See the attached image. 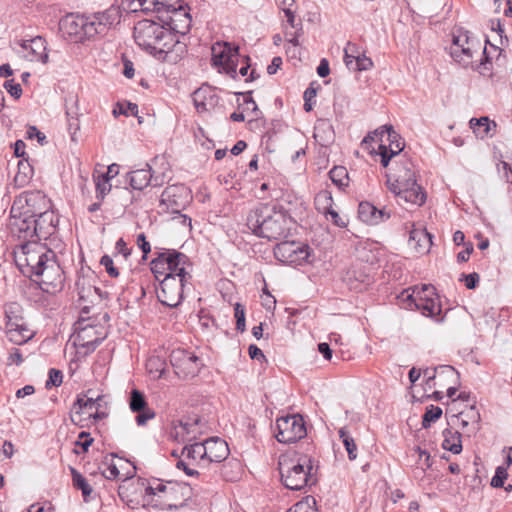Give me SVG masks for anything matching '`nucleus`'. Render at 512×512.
I'll return each mask as SVG.
<instances>
[{
  "instance_id": "nucleus-1",
  "label": "nucleus",
  "mask_w": 512,
  "mask_h": 512,
  "mask_svg": "<svg viewBox=\"0 0 512 512\" xmlns=\"http://www.w3.org/2000/svg\"><path fill=\"white\" fill-rule=\"evenodd\" d=\"M389 190L398 198V202H406L421 206L426 201V193L415 178L414 165L405 156L391 162L387 173Z\"/></svg>"
},
{
  "instance_id": "nucleus-2",
  "label": "nucleus",
  "mask_w": 512,
  "mask_h": 512,
  "mask_svg": "<svg viewBox=\"0 0 512 512\" xmlns=\"http://www.w3.org/2000/svg\"><path fill=\"white\" fill-rule=\"evenodd\" d=\"M120 22L118 8L111 7L103 12L92 15L68 16L62 26L67 35L75 42H83L97 35H105L114 25Z\"/></svg>"
},
{
  "instance_id": "nucleus-3",
  "label": "nucleus",
  "mask_w": 512,
  "mask_h": 512,
  "mask_svg": "<svg viewBox=\"0 0 512 512\" xmlns=\"http://www.w3.org/2000/svg\"><path fill=\"white\" fill-rule=\"evenodd\" d=\"M134 38L136 43L150 53H168L176 48L183 52L184 44L169 31L163 24L153 20L144 19L134 27Z\"/></svg>"
},
{
  "instance_id": "nucleus-4",
  "label": "nucleus",
  "mask_w": 512,
  "mask_h": 512,
  "mask_svg": "<svg viewBox=\"0 0 512 512\" xmlns=\"http://www.w3.org/2000/svg\"><path fill=\"white\" fill-rule=\"evenodd\" d=\"M278 464L281 481L290 490H301L317 482L312 459L307 455L282 456Z\"/></svg>"
},
{
  "instance_id": "nucleus-5",
  "label": "nucleus",
  "mask_w": 512,
  "mask_h": 512,
  "mask_svg": "<svg viewBox=\"0 0 512 512\" xmlns=\"http://www.w3.org/2000/svg\"><path fill=\"white\" fill-rule=\"evenodd\" d=\"M247 226L255 235L269 240L285 237L288 229L286 216L265 205L248 213Z\"/></svg>"
},
{
  "instance_id": "nucleus-6",
  "label": "nucleus",
  "mask_w": 512,
  "mask_h": 512,
  "mask_svg": "<svg viewBox=\"0 0 512 512\" xmlns=\"http://www.w3.org/2000/svg\"><path fill=\"white\" fill-rule=\"evenodd\" d=\"M398 299L405 304V308H415L426 317L436 318L442 311L439 297L435 288L430 284L405 289Z\"/></svg>"
},
{
  "instance_id": "nucleus-7",
  "label": "nucleus",
  "mask_w": 512,
  "mask_h": 512,
  "mask_svg": "<svg viewBox=\"0 0 512 512\" xmlns=\"http://www.w3.org/2000/svg\"><path fill=\"white\" fill-rule=\"evenodd\" d=\"M49 257H55V253L37 240L25 242L14 251L17 267L29 278H33Z\"/></svg>"
},
{
  "instance_id": "nucleus-8",
  "label": "nucleus",
  "mask_w": 512,
  "mask_h": 512,
  "mask_svg": "<svg viewBox=\"0 0 512 512\" xmlns=\"http://www.w3.org/2000/svg\"><path fill=\"white\" fill-rule=\"evenodd\" d=\"M162 24L179 39L178 35H185L189 32L192 18L187 8L183 4L170 3L168 0L162 12L158 16Z\"/></svg>"
},
{
  "instance_id": "nucleus-9",
  "label": "nucleus",
  "mask_w": 512,
  "mask_h": 512,
  "mask_svg": "<svg viewBox=\"0 0 512 512\" xmlns=\"http://www.w3.org/2000/svg\"><path fill=\"white\" fill-rule=\"evenodd\" d=\"M13 211H21L26 216L36 217L52 208L51 200L40 190L24 191L15 197Z\"/></svg>"
},
{
  "instance_id": "nucleus-10",
  "label": "nucleus",
  "mask_w": 512,
  "mask_h": 512,
  "mask_svg": "<svg viewBox=\"0 0 512 512\" xmlns=\"http://www.w3.org/2000/svg\"><path fill=\"white\" fill-rule=\"evenodd\" d=\"M106 336L107 331L104 326L82 320L75 326L74 345L86 349V353L93 352Z\"/></svg>"
},
{
  "instance_id": "nucleus-11",
  "label": "nucleus",
  "mask_w": 512,
  "mask_h": 512,
  "mask_svg": "<svg viewBox=\"0 0 512 512\" xmlns=\"http://www.w3.org/2000/svg\"><path fill=\"white\" fill-rule=\"evenodd\" d=\"M275 438L280 443H293L306 436L304 419L299 414L282 416L276 419Z\"/></svg>"
},
{
  "instance_id": "nucleus-12",
  "label": "nucleus",
  "mask_w": 512,
  "mask_h": 512,
  "mask_svg": "<svg viewBox=\"0 0 512 512\" xmlns=\"http://www.w3.org/2000/svg\"><path fill=\"white\" fill-rule=\"evenodd\" d=\"M212 64L221 67L227 75L236 78L239 48L228 42H216L211 47Z\"/></svg>"
},
{
  "instance_id": "nucleus-13",
  "label": "nucleus",
  "mask_w": 512,
  "mask_h": 512,
  "mask_svg": "<svg viewBox=\"0 0 512 512\" xmlns=\"http://www.w3.org/2000/svg\"><path fill=\"white\" fill-rule=\"evenodd\" d=\"M189 278H179L175 274L165 275L159 280V288H157V297L159 301L168 307L178 306L183 299V289Z\"/></svg>"
},
{
  "instance_id": "nucleus-14",
  "label": "nucleus",
  "mask_w": 512,
  "mask_h": 512,
  "mask_svg": "<svg viewBox=\"0 0 512 512\" xmlns=\"http://www.w3.org/2000/svg\"><path fill=\"white\" fill-rule=\"evenodd\" d=\"M274 255L277 260L283 263L301 265L309 262L310 247L294 241H284L275 246Z\"/></svg>"
},
{
  "instance_id": "nucleus-15",
  "label": "nucleus",
  "mask_w": 512,
  "mask_h": 512,
  "mask_svg": "<svg viewBox=\"0 0 512 512\" xmlns=\"http://www.w3.org/2000/svg\"><path fill=\"white\" fill-rule=\"evenodd\" d=\"M170 362L175 369V373L183 378L196 376L203 365L201 359L184 349L173 350L170 355Z\"/></svg>"
},
{
  "instance_id": "nucleus-16",
  "label": "nucleus",
  "mask_w": 512,
  "mask_h": 512,
  "mask_svg": "<svg viewBox=\"0 0 512 512\" xmlns=\"http://www.w3.org/2000/svg\"><path fill=\"white\" fill-rule=\"evenodd\" d=\"M477 43L468 35V31H459L453 36V42L450 46V55L454 61L468 67L472 64L474 53L477 52Z\"/></svg>"
},
{
  "instance_id": "nucleus-17",
  "label": "nucleus",
  "mask_w": 512,
  "mask_h": 512,
  "mask_svg": "<svg viewBox=\"0 0 512 512\" xmlns=\"http://www.w3.org/2000/svg\"><path fill=\"white\" fill-rule=\"evenodd\" d=\"M32 279L38 282L45 291L61 288L64 281L62 269L55 257H49Z\"/></svg>"
},
{
  "instance_id": "nucleus-18",
  "label": "nucleus",
  "mask_w": 512,
  "mask_h": 512,
  "mask_svg": "<svg viewBox=\"0 0 512 512\" xmlns=\"http://www.w3.org/2000/svg\"><path fill=\"white\" fill-rule=\"evenodd\" d=\"M8 228L12 237L25 242L35 240L36 230L33 225V217L22 214L21 211L14 212L13 206L10 209Z\"/></svg>"
},
{
  "instance_id": "nucleus-19",
  "label": "nucleus",
  "mask_w": 512,
  "mask_h": 512,
  "mask_svg": "<svg viewBox=\"0 0 512 512\" xmlns=\"http://www.w3.org/2000/svg\"><path fill=\"white\" fill-rule=\"evenodd\" d=\"M165 174H155L150 165L146 164L145 168L134 169L129 171L125 176V183H128L134 190L142 191L150 184L154 187L162 186L165 183Z\"/></svg>"
},
{
  "instance_id": "nucleus-20",
  "label": "nucleus",
  "mask_w": 512,
  "mask_h": 512,
  "mask_svg": "<svg viewBox=\"0 0 512 512\" xmlns=\"http://www.w3.org/2000/svg\"><path fill=\"white\" fill-rule=\"evenodd\" d=\"M190 192L183 184L170 185L164 189L161 195V204L167 209L178 212L189 202Z\"/></svg>"
},
{
  "instance_id": "nucleus-21",
  "label": "nucleus",
  "mask_w": 512,
  "mask_h": 512,
  "mask_svg": "<svg viewBox=\"0 0 512 512\" xmlns=\"http://www.w3.org/2000/svg\"><path fill=\"white\" fill-rule=\"evenodd\" d=\"M33 225L36 230L35 240H47L56 231L58 217L50 208L43 214H38L35 218L33 217Z\"/></svg>"
},
{
  "instance_id": "nucleus-22",
  "label": "nucleus",
  "mask_w": 512,
  "mask_h": 512,
  "mask_svg": "<svg viewBox=\"0 0 512 512\" xmlns=\"http://www.w3.org/2000/svg\"><path fill=\"white\" fill-rule=\"evenodd\" d=\"M129 407L132 412L138 413L135 420L137 425L143 426L155 417V412L148 407L145 395L138 389L130 392Z\"/></svg>"
},
{
  "instance_id": "nucleus-23",
  "label": "nucleus",
  "mask_w": 512,
  "mask_h": 512,
  "mask_svg": "<svg viewBox=\"0 0 512 512\" xmlns=\"http://www.w3.org/2000/svg\"><path fill=\"white\" fill-rule=\"evenodd\" d=\"M163 256L166 266L165 275L174 276L176 274L179 278H191L189 273L185 270V264L188 261L185 254L176 250H166L163 252Z\"/></svg>"
},
{
  "instance_id": "nucleus-24",
  "label": "nucleus",
  "mask_w": 512,
  "mask_h": 512,
  "mask_svg": "<svg viewBox=\"0 0 512 512\" xmlns=\"http://www.w3.org/2000/svg\"><path fill=\"white\" fill-rule=\"evenodd\" d=\"M102 398L101 395H98L96 398L87 395H79L74 403L72 421L83 427L84 425L81 423L85 419L83 416L88 418V411H95L99 408Z\"/></svg>"
},
{
  "instance_id": "nucleus-25",
  "label": "nucleus",
  "mask_w": 512,
  "mask_h": 512,
  "mask_svg": "<svg viewBox=\"0 0 512 512\" xmlns=\"http://www.w3.org/2000/svg\"><path fill=\"white\" fill-rule=\"evenodd\" d=\"M198 422V419H194L193 421H179L173 425L170 432L171 437L178 443L194 441L197 434L200 432Z\"/></svg>"
},
{
  "instance_id": "nucleus-26",
  "label": "nucleus",
  "mask_w": 512,
  "mask_h": 512,
  "mask_svg": "<svg viewBox=\"0 0 512 512\" xmlns=\"http://www.w3.org/2000/svg\"><path fill=\"white\" fill-rule=\"evenodd\" d=\"M22 48L24 57L31 62L47 63L48 54L46 52L45 40L42 37H35L31 40L23 41Z\"/></svg>"
},
{
  "instance_id": "nucleus-27",
  "label": "nucleus",
  "mask_w": 512,
  "mask_h": 512,
  "mask_svg": "<svg viewBox=\"0 0 512 512\" xmlns=\"http://www.w3.org/2000/svg\"><path fill=\"white\" fill-rule=\"evenodd\" d=\"M358 217L364 223L377 225L390 218L385 209H378L370 202H361L358 207Z\"/></svg>"
},
{
  "instance_id": "nucleus-28",
  "label": "nucleus",
  "mask_w": 512,
  "mask_h": 512,
  "mask_svg": "<svg viewBox=\"0 0 512 512\" xmlns=\"http://www.w3.org/2000/svg\"><path fill=\"white\" fill-rule=\"evenodd\" d=\"M205 442L207 463H220L229 455V447L226 441L218 437H212Z\"/></svg>"
},
{
  "instance_id": "nucleus-29",
  "label": "nucleus",
  "mask_w": 512,
  "mask_h": 512,
  "mask_svg": "<svg viewBox=\"0 0 512 512\" xmlns=\"http://www.w3.org/2000/svg\"><path fill=\"white\" fill-rule=\"evenodd\" d=\"M35 332L29 327L28 323L23 320L6 329V336L10 342L15 345H22L31 340Z\"/></svg>"
},
{
  "instance_id": "nucleus-30",
  "label": "nucleus",
  "mask_w": 512,
  "mask_h": 512,
  "mask_svg": "<svg viewBox=\"0 0 512 512\" xmlns=\"http://www.w3.org/2000/svg\"><path fill=\"white\" fill-rule=\"evenodd\" d=\"M182 455H184L187 459L195 462L199 466H205L208 464L205 442H196L190 445H186L182 449Z\"/></svg>"
},
{
  "instance_id": "nucleus-31",
  "label": "nucleus",
  "mask_w": 512,
  "mask_h": 512,
  "mask_svg": "<svg viewBox=\"0 0 512 512\" xmlns=\"http://www.w3.org/2000/svg\"><path fill=\"white\" fill-rule=\"evenodd\" d=\"M412 227L409 232V243L413 244L418 252L427 251L432 243L431 235L425 229L415 228L414 224Z\"/></svg>"
},
{
  "instance_id": "nucleus-32",
  "label": "nucleus",
  "mask_w": 512,
  "mask_h": 512,
  "mask_svg": "<svg viewBox=\"0 0 512 512\" xmlns=\"http://www.w3.org/2000/svg\"><path fill=\"white\" fill-rule=\"evenodd\" d=\"M444 440L442 447L453 454H459L462 451L461 433L445 429L443 431Z\"/></svg>"
},
{
  "instance_id": "nucleus-33",
  "label": "nucleus",
  "mask_w": 512,
  "mask_h": 512,
  "mask_svg": "<svg viewBox=\"0 0 512 512\" xmlns=\"http://www.w3.org/2000/svg\"><path fill=\"white\" fill-rule=\"evenodd\" d=\"M421 374L426 378V382L428 385L432 381L435 380L437 376H446V377H458V372L450 365H440L438 367H431L424 369Z\"/></svg>"
},
{
  "instance_id": "nucleus-34",
  "label": "nucleus",
  "mask_w": 512,
  "mask_h": 512,
  "mask_svg": "<svg viewBox=\"0 0 512 512\" xmlns=\"http://www.w3.org/2000/svg\"><path fill=\"white\" fill-rule=\"evenodd\" d=\"M5 319H6V329L12 327L14 324L19 323L24 319L23 317V308L17 302H10L4 307Z\"/></svg>"
},
{
  "instance_id": "nucleus-35",
  "label": "nucleus",
  "mask_w": 512,
  "mask_h": 512,
  "mask_svg": "<svg viewBox=\"0 0 512 512\" xmlns=\"http://www.w3.org/2000/svg\"><path fill=\"white\" fill-rule=\"evenodd\" d=\"M457 420L460 421L463 429L471 424L473 428L477 430L480 421V414L476 410L475 406L472 405L467 410L461 411L457 416Z\"/></svg>"
},
{
  "instance_id": "nucleus-36",
  "label": "nucleus",
  "mask_w": 512,
  "mask_h": 512,
  "mask_svg": "<svg viewBox=\"0 0 512 512\" xmlns=\"http://www.w3.org/2000/svg\"><path fill=\"white\" fill-rule=\"evenodd\" d=\"M403 150V146H399V144H396L395 149L394 148H387L386 145L380 144L379 145V155L381 157V164L383 167L387 168L390 165V162L392 158L394 157H401L400 153Z\"/></svg>"
},
{
  "instance_id": "nucleus-37",
  "label": "nucleus",
  "mask_w": 512,
  "mask_h": 512,
  "mask_svg": "<svg viewBox=\"0 0 512 512\" xmlns=\"http://www.w3.org/2000/svg\"><path fill=\"white\" fill-rule=\"evenodd\" d=\"M338 433L348 453L349 459L355 460L357 458V446L354 442L353 437L350 435V433L346 430L345 427L340 428Z\"/></svg>"
},
{
  "instance_id": "nucleus-38",
  "label": "nucleus",
  "mask_w": 512,
  "mask_h": 512,
  "mask_svg": "<svg viewBox=\"0 0 512 512\" xmlns=\"http://www.w3.org/2000/svg\"><path fill=\"white\" fill-rule=\"evenodd\" d=\"M73 485L81 490L84 500L87 501L88 497L92 493V487L89 485L87 480L79 473L75 468H71Z\"/></svg>"
},
{
  "instance_id": "nucleus-39",
  "label": "nucleus",
  "mask_w": 512,
  "mask_h": 512,
  "mask_svg": "<svg viewBox=\"0 0 512 512\" xmlns=\"http://www.w3.org/2000/svg\"><path fill=\"white\" fill-rule=\"evenodd\" d=\"M329 176L331 181L338 187L342 188L348 186L349 177L345 167L335 166L330 170Z\"/></svg>"
},
{
  "instance_id": "nucleus-40",
  "label": "nucleus",
  "mask_w": 512,
  "mask_h": 512,
  "mask_svg": "<svg viewBox=\"0 0 512 512\" xmlns=\"http://www.w3.org/2000/svg\"><path fill=\"white\" fill-rule=\"evenodd\" d=\"M469 123L470 127L473 129V132L477 134V136L484 138L485 136L488 135L490 130L488 117H481L479 119L472 118Z\"/></svg>"
},
{
  "instance_id": "nucleus-41",
  "label": "nucleus",
  "mask_w": 512,
  "mask_h": 512,
  "mask_svg": "<svg viewBox=\"0 0 512 512\" xmlns=\"http://www.w3.org/2000/svg\"><path fill=\"white\" fill-rule=\"evenodd\" d=\"M442 409L438 406L429 405L422 417V427L429 428L431 423L436 422L442 416Z\"/></svg>"
},
{
  "instance_id": "nucleus-42",
  "label": "nucleus",
  "mask_w": 512,
  "mask_h": 512,
  "mask_svg": "<svg viewBox=\"0 0 512 512\" xmlns=\"http://www.w3.org/2000/svg\"><path fill=\"white\" fill-rule=\"evenodd\" d=\"M315 204L318 211L326 213L332 208L333 198L329 192L321 191L315 197Z\"/></svg>"
},
{
  "instance_id": "nucleus-43",
  "label": "nucleus",
  "mask_w": 512,
  "mask_h": 512,
  "mask_svg": "<svg viewBox=\"0 0 512 512\" xmlns=\"http://www.w3.org/2000/svg\"><path fill=\"white\" fill-rule=\"evenodd\" d=\"M385 134H387V140L389 141L388 148L395 149L396 144H399V146L404 147V143L401 141L400 135L393 129L392 126H390V125L381 126V139H380L381 142L383 141L382 137Z\"/></svg>"
},
{
  "instance_id": "nucleus-44",
  "label": "nucleus",
  "mask_w": 512,
  "mask_h": 512,
  "mask_svg": "<svg viewBox=\"0 0 512 512\" xmlns=\"http://www.w3.org/2000/svg\"><path fill=\"white\" fill-rule=\"evenodd\" d=\"M206 89L200 88L194 93V105L198 112H205L208 110V106L212 105L213 96H210V101H207L205 96Z\"/></svg>"
},
{
  "instance_id": "nucleus-45",
  "label": "nucleus",
  "mask_w": 512,
  "mask_h": 512,
  "mask_svg": "<svg viewBox=\"0 0 512 512\" xmlns=\"http://www.w3.org/2000/svg\"><path fill=\"white\" fill-rule=\"evenodd\" d=\"M146 367L154 378H161L165 371V363L159 357L149 358Z\"/></svg>"
},
{
  "instance_id": "nucleus-46",
  "label": "nucleus",
  "mask_w": 512,
  "mask_h": 512,
  "mask_svg": "<svg viewBox=\"0 0 512 512\" xmlns=\"http://www.w3.org/2000/svg\"><path fill=\"white\" fill-rule=\"evenodd\" d=\"M113 114H114V116H118V115L137 116L138 106H137V104L131 103V102H124V103L118 102L116 104L115 108L113 109Z\"/></svg>"
},
{
  "instance_id": "nucleus-47",
  "label": "nucleus",
  "mask_w": 512,
  "mask_h": 512,
  "mask_svg": "<svg viewBox=\"0 0 512 512\" xmlns=\"http://www.w3.org/2000/svg\"><path fill=\"white\" fill-rule=\"evenodd\" d=\"M95 184H96V198L103 200L105 198V196L111 190V184L109 183L107 176L99 175L96 178Z\"/></svg>"
},
{
  "instance_id": "nucleus-48",
  "label": "nucleus",
  "mask_w": 512,
  "mask_h": 512,
  "mask_svg": "<svg viewBox=\"0 0 512 512\" xmlns=\"http://www.w3.org/2000/svg\"><path fill=\"white\" fill-rule=\"evenodd\" d=\"M150 268L157 280H160L161 276L166 274V266L164 261L163 252L158 255L157 258L153 259L150 263Z\"/></svg>"
},
{
  "instance_id": "nucleus-49",
  "label": "nucleus",
  "mask_w": 512,
  "mask_h": 512,
  "mask_svg": "<svg viewBox=\"0 0 512 512\" xmlns=\"http://www.w3.org/2000/svg\"><path fill=\"white\" fill-rule=\"evenodd\" d=\"M175 491V485H171V483H169V485H165L163 483H157L156 486H148L146 489H145V493L146 495H157L159 493H166V494H173Z\"/></svg>"
},
{
  "instance_id": "nucleus-50",
  "label": "nucleus",
  "mask_w": 512,
  "mask_h": 512,
  "mask_svg": "<svg viewBox=\"0 0 512 512\" xmlns=\"http://www.w3.org/2000/svg\"><path fill=\"white\" fill-rule=\"evenodd\" d=\"M145 11H156L161 13L168 0H139Z\"/></svg>"
},
{
  "instance_id": "nucleus-51",
  "label": "nucleus",
  "mask_w": 512,
  "mask_h": 512,
  "mask_svg": "<svg viewBox=\"0 0 512 512\" xmlns=\"http://www.w3.org/2000/svg\"><path fill=\"white\" fill-rule=\"evenodd\" d=\"M356 50V45L348 42L344 49V62L349 69H353L356 63V57L353 53Z\"/></svg>"
},
{
  "instance_id": "nucleus-52",
  "label": "nucleus",
  "mask_w": 512,
  "mask_h": 512,
  "mask_svg": "<svg viewBox=\"0 0 512 512\" xmlns=\"http://www.w3.org/2000/svg\"><path fill=\"white\" fill-rule=\"evenodd\" d=\"M234 316L236 318V329L243 332L245 330V308L240 303L234 306Z\"/></svg>"
},
{
  "instance_id": "nucleus-53",
  "label": "nucleus",
  "mask_w": 512,
  "mask_h": 512,
  "mask_svg": "<svg viewBox=\"0 0 512 512\" xmlns=\"http://www.w3.org/2000/svg\"><path fill=\"white\" fill-rule=\"evenodd\" d=\"M508 474L504 467H497L495 475L491 479V486L494 488H500L504 486V481L507 478Z\"/></svg>"
},
{
  "instance_id": "nucleus-54",
  "label": "nucleus",
  "mask_w": 512,
  "mask_h": 512,
  "mask_svg": "<svg viewBox=\"0 0 512 512\" xmlns=\"http://www.w3.org/2000/svg\"><path fill=\"white\" fill-rule=\"evenodd\" d=\"M93 443V438L90 436V433L82 431L78 435V440L75 442L77 446H80L83 452H87L89 447Z\"/></svg>"
},
{
  "instance_id": "nucleus-55",
  "label": "nucleus",
  "mask_w": 512,
  "mask_h": 512,
  "mask_svg": "<svg viewBox=\"0 0 512 512\" xmlns=\"http://www.w3.org/2000/svg\"><path fill=\"white\" fill-rule=\"evenodd\" d=\"M100 263H101V265H103L105 267L107 273L111 277H118L119 276V271L114 266L113 259L110 256H108V255L102 256V258L100 260Z\"/></svg>"
},
{
  "instance_id": "nucleus-56",
  "label": "nucleus",
  "mask_w": 512,
  "mask_h": 512,
  "mask_svg": "<svg viewBox=\"0 0 512 512\" xmlns=\"http://www.w3.org/2000/svg\"><path fill=\"white\" fill-rule=\"evenodd\" d=\"M373 66V62L370 58L366 57L365 55H358L356 57V63L355 67H353V70L357 71H366L371 69Z\"/></svg>"
},
{
  "instance_id": "nucleus-57",
  "label": "nucleus",
  "mask_w": 512,
  "mask_h": 512,
  "mask_svg": "<svg viewBox=\"0 0 512 512\" xmlns=\"http://www.w3.org/2000/svg\"><path fill=\"white\" fill-rule=\"evenodd\" d=\"M23 360L24 359H23V356H22L20 350L18 348H12L8 353L6 364L8 366H10V365L19 366L22 364Z\"/></svg>"
},
{
  "instance_id": "nucleus-58",
  "label": "nucleus",
  "mask_w": 512,
  "mask_h": 512,
  "mask_svg": "<svg viewBox=\"0 0 512 512\" xmlns=\"http://www.w3.org/2000/svg\"><path fill=\"white\" fill-rule=\"evenodd\" d=\"M4 87L7 92L16 99L20 98L22 95V88L20 84L15 83L13 79L7 80L4 83Z\"/></svg>"
},
{
  "instance_id": "nucleus-59",
  "label": "nucleus",
  "mask_w": 512,
  "mask_h": 512,
  "mask_svg": "<svg viewBox=\"0 0 512 512\" xmlns=\"http://www.w3.org/2000/svg\"><path fill=\"white\" fill-rule=\"evenodd\" d=\"M497 169L500 174H502L503 178L506 182L512 183V169L510 165L505 161H500L497 164Z\"/></svg>"
},
{
  "instance_id": "nucleus-60",
  "label": "nucleus",
  "mask_w": 512,
  "mask_h": 512,
  "mask_svg": "<svg viewBox=\"0 0 512 512\" xmlns=\"http://www.w3.org/2000/svg\"><path fill=\"white\" fill-rule=\"evenodd\" d=\"M62 383V373L56 369L49 370V379L46 382V386H59Z\"/></svg>"
},
{
  "instance_id": "nucleus-61",
  "label": "nucleus",
  "mask_w": 512,
  "mask_h": 512,
  "mask_svg": "<svg viewBox=\"0 0 512 512\" xmlns=\"http://www.w3.org/2000/svg\"><path fill=\"white\" fill-rule=\"evenodd\" d=\"M106 463L108 466L102 472L103 476L109 480L116 479L119 475V470H118L117 466L113 462H111V463L106 462Z\"/></svg>"
},
{
  "instance_id": "nucleus-62",
  "label": "nucleus",
  "mask_w": 512,
  "mask_h": 512,
  "mask_svg": "<svg viewBox=\"0 0 512 512\" xmlns=\"http://www.w3.org/2000/svg\"><path fill=\"white\" fill-rule=\"evenodd\" d=\"M27 137L32 139L37 137L38 142L43 145L46 142V136L40 132L35 126H30L27 130Z\"/></svg>"
},
{
  "instance_id": "nucleus-63",
  "label": "nucleus",
  "mask_w": 512,
  "mask_h": 512,
  "mask_svg": "<svg viewBox=\"0 0 512 512\" xmlns=\"http://www.w3.org/2000/svg\"><path fill=\"white\" fill-rule=\"evenodd\" d=\"M326 216L331 217V221L338 227H345L346 221L339 216V214L333 209H329L326 213H324Z\"/></svg>"
},
{
  "instance_id": "nucleus-64",
  "label": "nucleus",
  "mask_w": 512,
  "mask_h": 512,
  "mask_svg": "<svg viewBox=\"0 0 512 512\" xmlns=\"http://www.w3.org/2000/svg\"><path fill=\"white\" fill-rule=\"evenodd\" d=\"M464 278L465 286L468 289H474L479 282V275L477 273H471L468 275H462Z\"/></svg>"
}]
</instances>
